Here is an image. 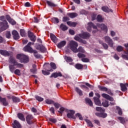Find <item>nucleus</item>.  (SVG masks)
Wrapping results in <instances>:
<instances>
[{
	"mask_svg": "<svg viewBox=\"0 0 128 128\" xmlns=\"http://www.w3.org/2000/svg\"><path fill=\"white\" fill-rule=\"evenodd\" d=\"M9 63L13 64V65L9 64V70L10 72L12 73H14V70H16L14 66H16L18 68H24V65L18 62L16 60L14 59V58L12 56H10L9 58Z\"/></svg>",
	"mask_w": 128,
	"mask_h": 128,
	"instance_id": "obj_1",
	"label": "nucleus"
},
{
	"mask_svg": "<svg viewBox=\"0 0 128 128\" xmlns=\"http://www.w3.org/2000/svg\"><path fill=\"white\" fill-rule=\"evenodd\" d=\"M0 20H2V22H0L1 28H0V32L6 30L8 28V22L4 20V16H2L0 17Z\"/></svg>",
	"mask_w": 128,
	"mask_h": 128,
	"instance_id": "obj_2",
	"label": "nucleus"
},
{
	"mask_svg": "<svg viewBox=\"0 0 128 128\" xmlns=\"http://www.w3.org/2000/svg\"><path fill=\"white\" fill-rule=\"evenodd\" d=\"M78 46V44L76 41L71 40L68 44V48L73 52H76L78 51L76 49Z\"/></svg>",
	"mask_w": 128,
	"mask_h": 128,
	"instance_id": "obj_3",
	"label": "nucleus"
},
{
	"mask_svg": "<svg viewBox=\"0 0 128 128\" xmlns=\"http://www.w3.org/2000/svg\"><path fill=\"white\" fill-rule=\"evenodd\" d=\"M17 60H20V62H24L26 64L28 62V56L24 54H18L16 56Z\"/></svg>",
	"mask_w": 128,
	"mask_h": 128,
	"instance_id": "obj_4",
	"label": "nucleus"
},
{
	"mask_svg": "<svg viewBox=\"0 0 128 128\" xmlns=\"http://www.w3.org/2000/svg\"><path fill=\"white\" fill-rule=\"evenodd\" d=\"M104 40L106 42L110 48H112L114 46V42L108 36H106L104 37Z\"/></svg>",
	"mask_w": 128,
	"mask_h": 128,
	"instance_id": "obj_5",
	"label": "nucleus"
},
{
	"mask_svg": "<svg viewBox=\"0 0 128 128\" xmlns=\"http://www.w3.org/2000/svg\"><path fill=\"white\" fill-rule=\"evenodd\" d=\"M78 36L82 38H84V40H88L90 38V34L87 32H84L82 34H78Z\"/></svg>",
	"mask_w": 128,
	"mask_h": 128,
	"instance_id": "obj_6",
	"label": "nucleus"
},
{
	"mask_svg": "<svg viewBox=\"0 0 128 128\" xmlns=\"http://www.w3.org/2000/svg\"><path fill=\"white\" fill-rule=\"evenodd\" d=\"M74 111L72 110H70L69 112L67 114V117L68 118H72L73 120H76V118L74 116Z\"/></svg>",
	"mask_w": 128,
	"mask_h": 128,
	"instance_id": "obj_7",
	"label": "nucleus"
},
{
	"mask_svg": "<svg viewBox=\"0 0 128 128\" xmlns=\"http://www.w3.org/2000/svg\"><path fill=\"white\" fill-rule=\"evenodd\" d=\"M92 28H94V30H96L97 27L96 25L94 24L92 22H88V26L87 27V30L88 32H92Z\"/></svg>",
	"mask_w": 128,
	"mask_h": 128,
	"instance_id": "obj_8",
	"label": "nucleus"
},
{
	"mask_svg": "<svg viewBox=\"0 0 128 128\" xmlns=\"http://www.w3.org/2000/svg\"><path fill=\"white\" fill-rule=\"evenodd\" d=\"M28 36L29 38H30V40H32V42H36V36H34V34L30 31L28 32Z\"/></svg>",
	"mask_w": 128,
	"mask_h": 128,
	"instance_id": "obj_9",
	"label": "nucleus"
},
{
	"mask_svg": "<svg viewBox=\"0 0 128 128\" xmlns=\"http://www.w3.org/2000/svg\"><path fill=\"white\" fill-rule=\"evenodd\" d=\"M34 119V116L32 115H28L26 117V120L28 124H32V120Z\"/></svg>",
	"mask_w": 128,
	"mask_h": 128,
	"instance_id": "obj_10",
	"label": "nucleus"
},
{
	"mask_svg": "<svg viewBox=\"0 0 128 128\" xmlns=\"http://www.w3.org/2000/svg\"><path fill=\"white\" fill-rule=\"evenodd\" d=\"M36 50H40L41 52H44L46 50V47H44V46L43 45L40 44L36 46Z\"/></svg>",
	"mask_w": 128,
	"mask_h": 128,
	"instance_id": "obj_11",
	"label": "nucleus"
},
{
	"mask_svg": "<svg viewBox=\"0 0 128 128\" xmlns=\"http://www.w3.org/2000/svg\"><path fill=\"white\" fill-rule=\"evenodd\" d=\"M12 34L15 40H18L20 39V34H18V32H17L16 30H13L12 32Z\"/></svg>",
	"mask_w": 128,
	"mask_h": 128,
	"instance_id": "obj_12",
	"label": "nucleus"
},
{
	"mask_svg": "<svg viewBox=\"0 0 128 128\" xmlns=\"http://www.w3.org/2000/svg\"><path fill=\"white\" fill-rule=\"evenodd\" d=\"M44 68L48 72H52V66H50V63H45L44 65Z\"/></svg>",
	"mask_w": 128,
	"mask_h": 128,
	"instance_id": "obj_13",
	"label": "nucleus"
},
{
	"mask_svg": "<svg viewBox=\"0 0 128 128\" xmlns=\"http://www.w3.org/2000/svg\"><path fill=\"white\" fill-rule=\"evenodd\" d=\"M23 50L24 52H30V54H32V52L34 50L30 46L27 45L23 48Z\"/></svg>",
	"mask_w": 128,
	"mask_h": 128,
	"instance_id": "obj_14",
	"label": "nucleus"
},
{
	"mask_svg": "<svg viewBox=\"0 0 128 128\" xmlns=\"http://www.w3.org/2000/svg\"><path fill=\"white\" fill-rule=\"evenodd\" d=\"M95 114L97 116H98L99 118H104L108 116V114L104 113V112H96Z\"/></svg>",
	"mask_w": 128,
	"mask_h": 128,
	"instance_id": "obj_15",
	"label": "nucleus"
},
{
	"mask_svg": "<svg viewBox=\"0 0 128 128\" xmlns=\"http://www.w3.org/2000/svg\"><path fill=\"white\" fill-rule=\"evenodd\" d=\"M0 54L4 56H10V54L6 50H0Z\"/></svg>",
	"mask_w": 128,
	"mask_h": 128,
	"instance_id": "obj_16",
	"label": "nucleus"
},
{
	"mask_svg": "<svg viewBox=\"0 0 128 128\" xmlns=\"http://www.w3.org/2000/svg\"><path fill=\"white\" fill-rule=\"evenodd\" d=\"M0 102H2V104L4 106H8V102L6 101V98H3L0 96Z\"/></svg>",
	"mask_w": 128,
	"mask_h": 128,
	"instance_id": "obj_17",
	"label": "nucleus"
},
{
	"mask_svg": "<svg viewBox=\"0 0 128 128\" xmlns=\"http://www.w3.org/2000/svg\"><path fill=\"white\" fill-rule=\"evenodd\" d=\"M13 128H22V125H20V124L18 121L16 120H14V122L13 124Z\"/></svg>",
	"mask_w": 128,
	"mask_h": 128,
	"instance_id": "obj_18",
	"label": "nucleus"
},
{
	"mask_svg": "<svg viewBox=\"0 0 128 128\" xmlns=\"http://www.w3.org/2000/svg\"><path fill=\"white\" fill-rule=\"evenodd\" d=\"M58 76H62V72H54L51 74L50 78H58Z\"/></svg>",
	"mask_w": 128,
	"mask_h": 128,
	"instance_id": "obj_19",
	"label": "nucleus"
},
{
	"mask_svg": "<svg viewBox=\"0 0 128 128\" xmlns=\"http://www.w3.org/2000/svg\"><path fill=\"white\" fill-rule=\"evenodd\" d=\"M102 96L104 98H106V100H110V102H114V98L110 96L108 94H102Z\"/></svg>",
	"mask_w": 128,
	"mask_h": 128,
	"instance_id": "obj_20",
	"label": "nucleus"
},
{
	"mask_svg": "<svg viewBox=\"0 0 128 128\" xmlns=\"http://www.w3.org/2000/svg\"><path fill=\"white\" fill-rule=\"evenodd\" d=\"M124 46L126 48H127V52H126V54H122V58H124V60H128V44H124Z\"/></svg>",
	"mask_w": 128,
	"mask_h": 128,
	"instance_id": "obj_21",
	"label": "nucleus"
},
{
	"mask_svg": "<svg viewBox=\"0 0 128 128\" xmlns=\"http://www.w3.org/2000/svg\"><path fill=\"white\" fill-rule=\"evenodd\" d=\"M120 86L121 88V90L122 92H126L128 90V88H126V84H124L122 83H121L120 84Z\"/></svg>",
	"mask_w": 128,
	"mask_h": 128,
	"instance_id": "obj_22",
	"label": "nucleus"
},
{
	"mask_svg": "<svg viewBox=\"0 0 128 128\" xmlns=\"http://www.w3.org/2000/svg\"><path fill=\"white\" fill-rule=\"evenodd\" d=\"M94 102L96 106H102V102H100V98H98V97L94 98Z\"/></svg>",
	"mask_w": 128,
	"mask_h": 128,
	"instance_id": "obj_23",
	"label": "nucleus"
},
{
	"mask_svg": "<svg viewBox=\"0 0 128 128\" xmlns=\"http://www.w3.org/2000/svg\"><path fill=\"white\" fill-rule=\"evenodd\" d=\"M50 38L53 42H54V44H56V42H58V38H56V36L54 34H50Z\"/></svg>",
	"mask_w": 128,
	"mask_h": 128,
	"instance_id": "obj_24",
	"label": "nucleus"
},
{
	"mask_svg": "<svg viewBox=\"0 0 128 128\" xmlns=\"http://www.w3.org/2000/svg\"><path fill=\"white\" fill-rule=\"evenodd\" d=\"M98 42L99 44H102V46L104 50H108V44L104 43V42H102V40H99Z\"/></svg>",
	"mask_w": 128,
	"mask_h": 128,
	"instance_id": "obj_25",
	"label": "nucleus"
},
{
	"mask_svg": "<svg viewBox=\"0 0 128 128\" xmlns=\"http://www.w3.org/2000/svg\"><path fill=\"white\" fill-rule=\"evenodd\" d=\"M67 16H70V18H76V16H78V14H76V12L68 13L67 14Z\"/></svg>",
	"mask_w": 128,
	"mask_h": 128,
	"instance_id": "obj_26",
	"label": "nucleus"
},
{
	"mask_svg": "<svg viewBox=\"0 0 128 128\" xmlns=\"http://www.w3.org/2000/svg\"><path fill=\"white\" fill-rule=\"evenodd\" d=\"M102 10H103V12H112V10L108 8V6H102Z\"/></svg>",
	"mask_w": 128,
	"mask_h": 128,
	"instance_id": "obj_27",
	"label": "nucleus"
},
{
	"mask_svg": "<svg viewBox=\"0 0 128 128\" xmlns=\"http://www.w3.org/2000/svg\"><path fill=\"white\" fill-rule=\"evenodd\" d=\"M66 44V41H62L58 44V48H63V46H64Z\"/></svg>",
	"mask_w": 128,
	"mask_h": 128,
	"instance_id": "obj_28",
	"label": "nucleus"
},
{
	"mask_svg": "<svg viewBox=\"0 0 128 128\" xmlns=\"http://www.w3.org/2000/svg\"><path fill=\"white\" fill-rule=\"evenodd\" d=\"M77 52H75V54H76L78 52H82V54H84V52H86V51L84 50V48L80 46H79V48L76 49Z\"/></svg>",
	"mask_w": 128,
	"mask_h": 128,
	"instance_id": "obj_29",
	"label": "nucleus"
},
{
	"mask_svg": "<svg viewBox=\"0 0 128 128\" xmlns=\"http://www.w3.org/2000/svg\"><path fill=\"white\" fill-rule=\"evenodd\" d=\"M98 26L99 28H100L101 30H108V27L104 25V24H98L97 25Z\"/></svg>",
	"mask_w": 128,
	"mask_h": 128,
	"instance_id": "obj_30",
	"label": "nucleus"
},
{
	"mask_svg": "<svg viewBox=\"0 0 128 128\" xmlns=\"http://www.w3.org/2000/svg\"><path fill=\"white\" fill-rule=\"evenodd\" d=\"M18 117L20 120H22V122H24V120H26V118H24V114L22 113L18 114Z\"/></svg>",
	"mask_w": 128,
	"mask_h": 128,
	"instance_id": "obj_31",
	"label": "nucleus"
},
{
	"mask_svg": "<svg viewBox=\"0 0 128 128\" xmlns=\"http://www.w3.org/2000/svg\"><path fill=\"white\" fill-rule=\"evenodd\" d=\"M12 100L13 102H20V98H18L16 96H12Z\"/></svg>",
	"mask_w": 128,
	"mask_h": 128,
	"instance_id": "obj_32",
	"label": "nucleus"
},
{
	"mask_svg": "<svg viewBox=\"0 0 128 128\" xmlns=\"http://www.w3.org/2000/svg\"><path fill=\"white\" fill-rule=\"evenodd\" d=\"M67 24L70 26H73V28H76V24H78V23L76 22H67Z\"/></svg>",
	"mask_w": 128,
	"mask_h": 128,
	"instance_id": "obj_33",
	"label": "nucleus"
},
{
	"mask_svg": "<svg viewBox=\"0 0 128 128\" xmlns=\"http://www.w3.org/2000/svg\"><path fill=\"white\" fill-rule=\"evenodd\" d=\"M85 102L86 104H88L90 106H92V102L90 99V98H85Z\"/></svg>",
	"mask_w": 128,
	"mask_h": 128,
	"instance_id": "obj_34",
	"label": "nucleus"
},
{
	"mask_svg": "<svg viewBox=\"0 0 128 128\" xmlns=\"http://www.w3.org/2000/svg\"><path fill=\"white\" fill-rule=\"evenodd\" d=\"M34 54V56H35V58H40V54H38V51H36V50H34L32 52V54Z\"/></svg>",
	"mask_w": 128,
	"mask_h": 128,
	"instance_id": "obj_35",
	"label": "nucleus"
},
{
	"mask_svg": "<svg viewBox=\"0 0 128 128\" xmlns=\"http://www.w3.org/2000/svg\"><path fill=\"white\" fill-rule=\"evenodd\" d=\"M60 28L63 30V32H66V30H68V26H66L64 24H62L60 26Z\"/></svg>",
	"mask_w": 128,
	"mask_h": 128,
	"instance_id": "obj_36",
	"label": "nucleus"
},
{
	"mask_svg": "<svg viewBox=\"0 0 128 128\" xmlns=\"http://www.w3.org/2000/svg\"><path fill=\"white\" fill-rule=\"evenodd\" d=\"M75 68H77V70H82L84 68V65L80 64H76L75 65Z\"/></svg>",
	"mask_w": 128,
	"mask_h": 128,
	"instance_id": "obj_37",
	"label": "nucleus"
},
{
	"mask_svg": "<svg viewBox=\"0 0 128 128\" xmlns=\"http://www.w3.org/2000/svg\"><path fill=\"white\" fill-rule=\"evenodd\" d=\"M98 88L100 89V90H101L102 92H107L108 90L106 87L100 86H98Z\"/></svg>",
	"mask_w": 128,
	"mask_h": 128,
	"instance_id": "obj_38",
	"label": "nucleus"
},
{
	"mask_svg": "<svg viewBox=\"0 0 128 128\" xmlns=\"http://www.w3.org/2000/svg\"><path fill=\"white\" fill-rule=\"evenodd\" d=\"M102 104L104 108H108V101L106 100H104Z\"/></svg>",
	"mask_w": 128,
	"mask_h": 128,
	"instance_id": "obj_39",
	"label": "nucleus"
},
{
	"mask_svg": "<svg viewBox=\"0 0 128 128\" xmlns=\"http://www.w3.org/2000/svg\"><path fill=\"white\" fill-rule=\"evenodd\" d=\"M46 102L48 104H54V101L50 99H47L46 100Z\"/></svg>",
	"mask_w": 128,
	"mask_h": 128,
	"instance_id": "obj_40",
	"label": "nucleus"
},
{
	"mask_svg": "<svg viewBox=\"0 0 128 128\" xmlns=\"http://www.w3.org/2000/svg\"><path fill=\"white\" fill-rule=\"evenodd\" d=\"M13 72H14L16 76H19L22 74V73H20V70L19 69H16Z\"/></svg>",
	"mask_w": 128,
	"mask_h": 128,
	"instance_id": "obj_41",
	"label": "nucleus"
},
{
	"mask_svg": "<svg viewBox=\"0 0 128 128\" xmlns=\"http://www.w3.org/2000/svg\"><path fill=\"white\" fill-rule=\"evenodd\" d=\"M75 90L76 92H78V94L79 96H82V90H80V88H78L76 87L75 88Z\"/></svg>",
	"mask_w": 128,
	"mask_h": 128,
	"instance_id": "obj_42",
	"label": "nucleus"
},
{
	"mask_svg": "<svg viewBox=\"0 0 128 128\" xmlns=\"http://www.w3.org/2000/svg\"><path fill=\"white\" fill-rule=\"evenodd\" d=\"M97 22H102L104 20V18H102V16L101 15H98L96 18Z\"/></svg>",
	"mask_w": 128,
	"mask_h": 128,
	"instance_id": "obj_43",
	"label": "nucleus"
},
{
	"mask_svg": "<svg viewBox=\"0 0 128 128\" xmlns=\"http://www.w3.org/2000/svg\"><path fill=\"white\" fill-rule=\"evenodd\" d=\"M96 110L97 112H104V108H102V107H96Z\"/></svg>",
	"mask_w": 128,
	"mask_h": 128,
	"instance_id": "obj_44",
	"label": "nucleus"
},
{
	"mask_svg": "<svg viewBox=\"0 0 128 128\" xmlns=\"http://www.w3.org/2000/svg\"><path fill=\"white\" fill-rule=\"evenodd\" d=\"M116 110L118 112V114L119 116H122V108H120V106L116 107Z\"/></svg>",
	"mask_w": 128,
	"mask_h": 128,
	"instance_id": "obj_45",
	"label": "nucleus"
},
{
	"mask_svg": "<svg viewBox=\"0 0 128 128\" xmlns=\"http://www.w3.org/2000/svg\"><path fill=\"white\" fill-rule=\"evenodd\" d=\"M118 120H120L121 124H126V118H122V117H118Z\"/></svg>",
	"mask_w": 128,
	"mask_h": 128,
	"instance_id": "obj_46",
	"label": "nucleus"
},
{
	"mask_svg": "<svg viewBox=\"0 0 128 128\" xmlns=\"http://www.w3.org/2000/svg\"><path fill=\"white\" fill-rule=\"evenodd\" d=\"M46 4H48V6H56V4L50 1H46Z\"/></svg>",
	"mask_w": 128,
	"mask_h": 128,
	"instance_id": "obj_47",
	"label": "nucleus"
},
{
	"mask_svg": "<svg viewBox=\"0 0 128 128\" xmlns=\"http://www.w3.org/2000/svg\"><path fill=\"white\" fill-rule=\"evenodd\" d=\"M50 66L52 70H56V65L54 62H50Z\"/></svg>",
	"mask_w": 128,
	"mask_h": 128,
	"instance_id": "obj_48",
	"label": "nucleus"
},
{
	"mask_svg": "<svg viewBox=\"0 0 128 128\" xmlns=\"http://www.w3.org/2000/svg\"><path fill=\"white\" fill-rule=\"evenodd\" d=\"M20 34L21 36H26V31H24V30L21 29L20 30Z\"/></svg>",
	"mask_w": 128,
	"mask_h": 128,
	"instance_id": "obj_49",
	"label": "nucleus"
},
{
	"mask_svg": "<svg viewBox=\"0 0 128 128\" xmlns=\"http://www.w3.org/2000/svg\"><path fill=\"white\" fill-rule=\"evenodd\" d=\"M52 20L54 24H58L60 22V21L58 19L56 18H54L52 19Z\"/></svg>",
	"mask_w": 128,
	"mask_h": 128,
	"instance_id": "obj_50",
	"label": "nucleus"
},
{
	"mask_svg": "<svg viewBox=\"0 0 128 128\" xmlns=\"http://www.w3.org/2000/svg\"><path fill=\"white\" fill-rule=\"evenodd\" d=\"M86 122H87L89 126H90L91 128H94V124H92V122H90V120H86Z\"/></svg>",
	"mask_w": 128,
	"mask_h": 128,
	"instance_id": "obj_51",
	"label": "nucleus"
},
{
	"mask_svg": "<svg viewBox=\"0 0 128 128\" xmlns=\"http://www.w3.org/2000/svg\"><path fill=\"white\" fill-rule=\"evenodd\" d=\"M36 100H38V102H42L44 100V98L40 96H35Z\"/></svg>",
	"mask_w": 128,
	"mask_h": 128,
	"instance_id": "obj_52",
	"label": "nucleus"
},
{
	"mask_svg": "<svg viewBox=\"0 0 128 128\" xmlns=\"http://www.w3.org/2000/svg\"><path fill=\"white\" fill-rule=\"evenodd\" d=\"M8 22H10V24H12V26H14V24H16V22L12 18L8 21Z\"/></svg>",
	"mask_w": 128,
	"mask_h": 128,
	"instance_id": "obj_53",
	"label": "nucleus"
},
{
	"mask_svg": "<svg viewBox=\"0 0 128 128\" xmlns=\"http://www.w3.org/2000/svg\"><path fill=\"white\" fill-rule=\"evenodd\" d=\"M76 118H78L79 120H82L83 118H82V115L80 114V113H77L76 114Z\"/></svg>",
	"mask_w": 128,
	"mask_h": 128,
	"instance_id": "obj_54",
	"label": "nucleus"
},
{
	"mask_svg": "<svg viewBox=\"0 0 128 128\" xmlns=\"http://www.w3.org/2000/svg\"><path fill=\"white\" fill-rule=\"evenodd\" d=\"M124 50V48L122 46H118L116 48V50L118 52H122Z\"/></svg>",
	"mask_w": 128,
	"mask_h": 128,
	"instance_id": "obj_55",
	"label": "nucleus"
},
{
	"mask_svg": "<svg viewBox=\"0 0 128 128\" xmlns=\"http://www.w3.org/2000/svg\"><path fill=\"white\" fill-rule=\"evenodd\" d=\"M78 56L80 58H86V55L81 53H78Z\"/></svg>",
	"mask_w": 128,
	"mask_h": 128,
	"instance_id": "obj_56",
	"label": "nucleus"
},
{
	"mask_svg": "<svg viewBox=\"0 0 128 128\" xmlns=\"http://www.w3.org/2000/svg\"><path fill=\"white\" fill-rule=\"evenodd\" d=\"M6 36L7 38H10V32L7 31Z\"/></svg>",
	"mask_w": 128,
	"mask_h": 128,
	"instance_id": "obj_57",
	"label": "nucleus"
},
{
	"mask_svg": "<svg viewBox=\"0 0 128 128\" xmlns=\"http://www.w3.org/2000/svg\"><path fill=\"white\" fill-rule=\"evenodd\" d=\"M64 110H65L64 108L61 107L60 108V111H58V112H60V114H62L64 113Z\"/></svg>",
	"mask_w": 128,
	"mask_h": 128,
	"instance_id": "obj_58",
	"label": "nucleus"
},
{
	"mask_svg": "<svg viewBox=\"0 0 128 128\" xmlns=\"http://www.w3.org/2000/svg\"><path fill=\"white\" fill-rule=\"evenodd\" d=\"M42 74H44V76H48V74H50V72H48L44 70H42Z\"/></svg>",
	"mask_w": 128,
	"mask_h": 128,
	"instance_id": "obj_59",
	"label": "nucleus"
},
{
	"mask_svg": "<svg viewBox=\"0 0 128 128\" xmlns=\"http://www.w3.org/2000/svg\"><path fill=\"white\" fill-rule=\"evenodd\" d=\"M68 20H70V18L68 16H64L63 18L62 21L64 22H68Z\"/></svg>",
	"mask_w": 128,
	"mask_h": 128,
	"instance_id": "obj_60",
	"label": "nucleus"
},
{
	"mask_svg": "<svg viewBox=\"0 0 128 128\" xmlns=\"http://www.w3.org/2000/svg\"><path fill=\"white\" fill-rule=\"evenodd\" d=\"M107 94H110V96H114V93H112V90L110 89H108Z\"/></svg>",
	"mask_w": 128,
	"mask_h": 128,
	"instance_id": "obj_61",
	"label": "nucleus"
},
{
	"mask_svg": "<svg viewBox=\"0 0 128 128\" xmlns=\"http://www.w3.org/2000/svg\"><path fill=\"white\" fill-rule=\"evenodd\" d=\"M74 38L75 40H77V42H80V40H82V38H80V36H75Z\"/></svg>",
	"mask_w": 128,
	"mask_h": 128,
	"instance_id": "obj_62",
	"label": "nucleus"
},
{
	"mask_svg": "<svg viewBox=\"0 0 128 128\" xmlns=\"http://www.w3.org/2000/svg\"><path fill=\"white\" fill-rule=\"evenodd\" d=\"M54 106L56 108H58L60 106V104H58V103H54L53 104Z\"/></svg>",
	"mask_w": 128,
	"mask_h": 128,
	"instance_id": "obj_63",
	"label": "nucleus"
},
{
	"mask_svg": "<svg viewBox=\"0 0 128 128\" xmlns=\"http://www.w3.org/2000/svg\"><path fill=\"white\" fill-rule=\"evenodd\" d=\"M66 60L69 62H72V59L70 57H66Z\"/></svg>",
	"mask_w": 128,
	"mask_h": 128,
	"instance_id": "obj_64",
	"label": "nucleus"
}]
</instances>
